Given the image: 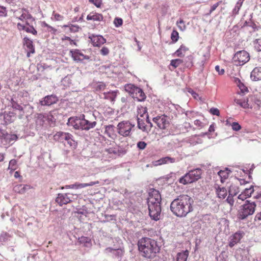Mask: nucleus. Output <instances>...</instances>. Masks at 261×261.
<instances>
[{"mask_svg": "<svg viewBox=\"0 0 261 261\" xmlns=\"http://www.w3.org/2000/svg\"><path fill=\"white\" fill-rule=\"evenodd\" d=\"M209 112L211 114L213 115L219 116L220 114L219 109L216 108H211Z\"/></svg>", "mask_w": 261, "mask_h": 261, "instance_id": "53", "label": "nucleus"}, {"mask_svg": "<svg viewBox=\"0 0 261 261\" xmlns=\"http://www.w3.org/2000/svg\"><path fill=\"white\" fill-rule=\"evenodd\" d=\"M230 171L228 168H225L224 170H221L218 172V174L221 178V181L222 182H224V180L227 179L230 173Z\"/></svg>", "mask_w": 261, "mask_h": 261, "instance_id": "29", "label": "nucleus"}, {"mask_svg": "<svg viewBox=\"0 0 261 261\" xmlns=\"http://www.w3.org/2000/svg\"><path fill=\"white\" fill-rule=\"evenodd\" d=\"M242 238V235L241 233L236 232L230 238V241L229 246L230 247H233L236 244L238 243Z\"/></svg>", "mask_w": 261, "mask_h": 261, "instance_id": "24", "label": "nucleus"}, {"mask_svg": "<svg viewBox=\"0 0 261 261\" xmlns=\"http://www.w3.org/2000/svg\"><path fill=\"white\" fill-rule=\"evenodd\" d=\"M254 192V188L253 186H251L249 188H246L244 191L243 193L248 197H250L251 196V194Z\"/></svg>", "mask_w": 261, "mask_h": 261, "instance_id": "46", "label": "nucleus"}, {"mask_svg": "<svg viewBox=\"0 0 261 261\" xmlns=\"http://www.w3.org/2000/svg\"><path fill=\"white\" fill-rule=\"evenodd\" d=\"M182 63V60L180 59H173L171 61L170 65L174 68H176Z\"/></svg>", "mask_w": 261, "mask_h": 261, "instance_id": "43", "label": "nucleus"}, {"mask_svg": "<svg viewBox=\"0 0 261 261\" xmlns=\"http://www.w3.org/2000/svg\"><path fill=\"white\" fill-rule=\"evenodd\" d=\"M250 77L254 81L261 80V67H256L251 72Z\"/></svg>", "mask_w": 261, "mask_h": 261, "instance_id": "25", "label": "nucleus"}, {"mask_svg": "<svg viewBox=\"0 0 261 261\" xmlns=\"http://www.w3.org/2000/svg\"><path fill=\"white\" fill-rule=\"evenodd\" d=\"M222 3V1H219L217 3L214 4L211 8L210 13H212L213 11L216 10V9L219 6L220 4Z\"/></svg>", "mask_w": 261, "mask_h": 261, "instance_id": "57", "label": "nucleus"}, {"mask_svg": "<svg viewBox=\"0 0 261 261\" xmlns=\"http://www.w3.org/2000/svg\"><path fill=\"white\" fill-rule=\"evenodd\" d=\"M231 124V129L233 130H240L242 128L241 125L237 122L233 121Z\"/></svg>", "mask_w": 261, "mask_h": 261, "instance_id": "49", "label": "nucleus"}, {"mask_svg": "<svg viewBox=\"0 0 261 261\" xmlns=\"http://www.w3.org/2000/svg\"><path fill=\"white\" fill-rule=\"evenodd\" d=\"M96 124L95 121L90 122L85 119V115H81L80 117L73 116L68 118L67 124L72 126L75 129H82L88 130L93 128Z\"/></svg>", "mask_w": 261, "mask_h": 261, "instance_id": "3", "label": "nucleus"}, {"mask_svg": "<svg viewBox=\"0 0 261 261\" xmlns=\"http://www.w3.org/2000/svg\"><path fill=\"white\" fill-rule=\"evenodd\" d=\"M118 129L119 130H132L134 126L129 121H123L118 123Z\"/></svg>", "mask_w": 261, "mask_h": 261, "instance_id": "23", "label": "nucleus"}, {"mask_svg": "<svg viewBox=\"0 0 261 261\" xmlns=\"http://www.w3.org/2000/svg\"><path fill=\"white\" fill-rule=\"evenodd\" d=\"M189 50V48L185 45L182 44L179 48L175 51V55L178 57H184L185 53Z\"/></svg>", "mask_w": 261, "mask_h": 261, "instance_id": "31", "label": "nucleus"}, {"mask_svg": "<svg viewBox=\"0 0 261 261\" xmlns=\"http://www.w3.org/2000/svg\"><path fill=\"white\" fill-rule=\"evenodd\" d=\"M153 121L160 129H166L169 125L167 116L165 115L153 118Z\"/></svg>", "mask_w": 261, "mask_h": 261, "instance_id": "14", "label": "nucleus"}, {"mask_svg": "<svg viewBox=\"0 0 261 261\" xmlns=\"http://www.w3.org/2000/svg\"><path fill=\"white\" fill-rule=\"evenodd\" d=\"M35 109H36V106H33L30 104L24 105L23 106L22 110L20 114L22 115L25 114L26 117H28V116L32 115L35 112ZM36 111H37L36 110Z\"/></svg>", "mask_w": 261, "mask_h": 261, "instance_id": "20", "label": "nucleus"}, {"mask_svg": "<svg viewBox=\"0 0 261 261\" xmlns=\"http://www.w3.org/2000/svg\"><path fill=\"white\" fill-rule=\"evenodd\" d=\"M109 53V49L108 47L103 46L100 50V54L103 56H107Z\"/></svg>", "mask_w": 261, "mask_h": 261, "instance_id": "55", "label": "nucleus"}, {"mask_svg": "<svg viewBox=\"0 0 261 261\" xmlns=\"http://www.w3.org/2000/svg\"><path fill=\"white\" fill-rule=\"evenodd\" d=\"M28 186L27 185H18L15 187V191L19 193L23 194L25 192Z\"/></svg>", "mask_w": 261, "mask_h": 261, "instance_id": "39", "label": "nucleus"}, {"mask_svg": "<svg viewBox=\"0 0 261 261\" xmlns=\"http://www.w3.org/2000/svg\"><path fill=\"white\" fill-rule=\"evenodd\" d=\"M146 144L144 142H139L137 144V146L141 149H143L145 148Z\"/></svg>", "mask_w": 261, "mask_h": 261, "instance_id": "60", "label": "nucleus"}, {"mask_svg": "<svg viewBox=\"0 0 261 261\" xmlns=\"http://www.w3.org/2000/svg\"><path fill=\"white\" fill-rule=\"evenodd\" d=\"M236 83L237 84L238 87L239 88L240 90V92H238L239 94H245V92H248V90L247 87H246L245 85L241 82V80L238 79L236 78L235 80Z\"/></svg>", "mask_w": 261, "mask_h": 261, "instance_id": "28", "label": "nucleus"}, {"mask_svg": "<svg viewBox=\"0 0 261 261\" xmlns=\"http://www.w3.org/2000/svg\"><path fill=\"white\" fill-rule=\"evenodd\" d=\"M253 42L254 44H256L254 47L256 51L257 52L261 51V39H256Z\"/></svg>", "mask_w": 261, "mask_h": 261, "instance_id": "45", "label": "nucleus"}, {"mask_svg": "<svg viewBox=\"0 0 261 261\" xmlns=\"http://www.w3.org/2000/svg\"><path fill=\"white\" fill-rule=\"evenodd\" d=\"M51 18L53 20L61 21L63 20L64 16L58 13H56L55 11H53L52 17Z\"/></svg>", "mask_w": 261, "mask_h": 261, "instance_id": "44", "label": "nucleus"}, {"mask_svg": "<svg viewBox=\"0 0 261 261\" xmlns=\"http://www.w3.org/2000/svg\"><path fill=\"white\" fill-rule=\"evenodd\" d=\"M193 199L187 195L179 196L170 204L171 212L176 216L182 217L193 211Z\"/></svg>", "mask_w": 261, "mask_h": 261, "instance_id": "1", "label": "nucleus"}, {"mask_svg": "<svg viewBox=\"0 0 261 261\" xmlns=\"http://www.w3.org/2000/svg\"><path fill=\"white\" fill-rule=\"evenodd\" d=\"M175 162V159L173 158L166 156L162 158L157 161L152 162V165L154 166H160L168 163H173Z\"/></svg>", "mask_w": 261, "mask_h": 261, "instance_id": "19", "label": "nucleus"}, {"mask_svg": "<svg viewBox=\"0 0 261 261\" xmlns=\"http://www.w3.org/2000/svg\"><path fill=\"white\" fill-rule=\"evenodd\" d=\"M239 192V188L234 185H231L229 187L228 193L231 195H236Z\"/></svg>", "mask_w": 261, "mask_h": 261, "instance_id": "42", "label": "nucleus"}, {"mask_svg": "<svg viewBox=\"0 0 261 261\" xmlns=\"http://www.w3.org/2000/svg\"><path fill=\"white\" fill-rule=\"evenodd\" d=\"M241 7L237 5L236 4L234 8L232 10V15L236 16L239 14V12L240 10Z\"/></svg>", "mask_w": 261, "mask_h": 261, "instance_id": "58", "label": "nucleus"}, {"mask_svg": "<svg viewBox=\"0 0 261 261\" xmlns=\"http://www.w3.org/2000/svg\"><path fill=\"white\" fill-rule=\"evenodd\" d=\"M16 114L13 112H5L0 115V119L3 120L2 124L7 125L13 122L16 118Z\"/></svg>", "mask_w": 261, "mask_h": 261, "instance_id": "13", "label": "nucleus"}, {"mask_svg": "<svg viewBox=\"0 0 261 261\" xmlns=\"http://www.w3.org/2000/svg\"><path fill=\"white\" fill-rule=\"evenodd\" d=\"M63 27H69V31L71 33H76L79 31L80 27L77 25H74L71 24H69L67 25H64Z\"/></svg>", "mask_w": 261, "mask_h": 261, "instance_id": "38", "label": "nucleus"}, {"mask_svg": "<svg viewBox=\"0 0 261 261\" xmlns=\"http://www.w3.org/2000/svg\"><path fill=\"white\" fill-rule=\"evenodd\" d=\"M194 124L195 125H197L199 127V128L198 129L202 128L203 126V123L201 121H200L199 120H198V119L195 120Z\"/></svg>", "mask_w": 261, "mask_h": 261, "instance_id": "64", "label": "nucleus"}, {"mask_svg": "<svg viewBox=\"0 0 261 261\" xmlns=\"http://www.w3.org/2000/svg\"><path fill=\"white\" fill-rule=\"evenodd\" d=\"M22 44L25 50L27 51V57H30L31 54L35 53V45L33 40L28 37H24L22 39Z\"/></svg>", "mask_w": 261, "mask_h": 261, "instance_id": "10", "label": "nucleus"}, {"mask_svg": "<svg viewBox=\"0 0 261 261\" xmlns=\"http://www.w3.org/2000/svg\"><path fill=\"white\" fill-rule=\"evenodd\" d=\"M161 194L158 190L153 189L149 193L147 199L148 204H161Z\"/></svg>", "mask_w": 261, "mask_h": 261, "instance_id": "11", "label": "nucleus"}, {"mask_svg": "<svg viewBox=\"0 0 261 261\" xmlns=\"http://www.w3.org/2000/svg\"><path fill=\"white\" fill-rule=\"evenodd\" d=\"M249 59V54L244 50L237 51L232 58L233 62L237 66L244 65L248 62Z\"/></svg>", "mask_w": 261, "mask_h": 261, "instance_id": "8", "label": "nucleus"}, {"mask_svg": "<svg viewBox=\"0 0 261 261\" xmlns=\"http://www.w3.org/2000/svg\"><path fill=\"white\" fill-rule=\"evenodd\" d=\"M0 16L6 17L7 16V10L5 7L0 6Z\"/></svg>", "mask_w": 261, "mask_h": 261, "instance_id": "50", "label": "nucleus"}, {"mask_svg": "<svg viewBox=\"0 0 261 261\" xmlns=\"http://www.w3.org/2000/svg\"><path fill=\"white\" fill-rule=\"evenodd\" d=\"M178 25L179 29L181 31H184L186 29V26L184 24V21L182 19H180L179 21H177V24H178Z\"/></svg>", "mask_w": 261, "mask_h": 261, "instance_id": "51", "label": "nucleus"}, {"mask_svg": "<svg viewBox=\"0 0 261 261\" xmlns=\"http://www.w3.org/2000/svg\"><path fill=\"white\" fill-rule=\"evenodd\" d=\"M69 193H59L56 199V201L60 205L67 204L72 201L69 197Z\"/></svg>", "mask_w": 261, "mask_h": 261, "instance_id": "17", "label": "nucleus"}, {"mask_svg": "<svg viewBox=\"0 0 261 261\" xmlns=\"http://www.w3.org/2000/svg\"><path fill=\"white\" fill-rule=\"evenodd\" d=\"M249 27H251L254 32L258 30V28L253 21H251L250 22Z\"/></svg>", "mask_w": 261, "mask_h": 261, "instance_id": "62", "label": "nucleus"}, {"mask_svg": "<svg viewBox=\"0 0 261 261\" xmlns=\"http://www.w3.org/2000/svg\"><path fill=\"white\" fill-rule=\"evenodd\" d=\"M134 99H136L138 101H144L146 98V96L143 90L141 88V91L136 92V96L133 97Z\"/></svg>", "mask_w": 261, "mask_h": 261, "instance_id": "32", "label": "nucleus"}, {"mask_svg": "<svg viewBox=\"0 0 261 261\" xmlns=\"http://www.w3.org/2000/svg\"><path fill=\"white\" fill-rule=\"evenodd\" d=\"M99 183L98 180H96L95 181H91L89 183H84V184H80L78 182H76L74 184L66 185L64 187H62V189L64 188L66 189H79L83 188H85L88 186H92L95 185H97Z\"/></svg>", "mask_w": 261, "mask_h": 261, "instance_id": "16", "label": "nucleus"}, {"mask_svg": "<svg viewBox=\"0 0 261 261\" xmlns=\"http://www.w3.org/2000/svg\"><path fill=\"white\" fill-rule=\"evenodd\" d=\"M17 161L15 159L10 161L8 169L10 170V172H13L17 169Z\"/></svg>", "mask_w": 261, "mask_h": 261, "instance_id": "37", "label": "nucleus"}, {"mask_svg": "<svg viewBox=\"0 0 261 261\" xmlns=\"http://www.w3.org/2000/svg\"><path fill=\"white\" fill-rule=\"evenodd\" d=\"M233 119L230 117L228 119H227L225 121V125L228 126H232L231 123L233 122Z\"/></svg>", "mask_w": 261, "mask_h": 261, "instance_id": "63", "label": "nucleus"}, {"mask_svg": "<svg viewBox=\"0 0 261 261\" xmlns=\"http://www.w3.org/2000/svg\"><path fill=\"white\" fill-rule=\"evenodd\" d=\"M124 90L130 96H136V92L141 91V88L134 84H127L124 86Z\"/></svg>", "mask_w": 261, "mask_h": 261, "instance_id": "18", "label": "nucleus"}, {"mask_svg": "<svg viewBox=\"0 0 261 261\" xmlns=\"http://www.w3.org/2000/svg\"><path fill=\"white\" fill-rule=\"evenodd\" d=\"M194 57L190 55L187 56L182 60V63L187 68H191L193 66Z\"/></svg>", "mask_w": 261, "mask_h": 261, "instance_id": "27", "label": "nucleus"}, {"mask_svg": "<svg viewBox=\"0 0 261 261\" xmlns=\"http://www.w3.org/2000/svg\"><path fill=\"white\" fill-rule=\"evenodd\" d=\"M138 127L140 129H143V130H146V125H145V122L142 120L138 119Z\"/></svg>", "mask_w": 261, "mask_h": 261, "instance_id": "48", "label": "nucleus"}, {"mask_svg": "<svg viewBox=\"0 0 261 261\" xmlns=\"http://www.w3.org/2000/svg\"><path fill=\"white\" fill-rule=\"evenodd\" d=\"M70 55H71L72 58L73 59L74 61H81H81H83L84 60L82 58H81L78 55H75L74 54H70Z\"/></svg>", "mask_w": 261, "mask_h": 261, "instance_id": "59", "label": "nucleus"}, {"mask_svg": "<svg viewBox=\"0 0 261 261\" xmlns=\"http://www.w3.org/2000/svg\"><path fill=\"white\" fill-rule=\"evenodd\" d=\"M46 123L47 126H49L51 127H54L56 125V119L53 115L51 114H47V117H46Z\"/></svg>", "mask_w": 261, "mask_h": 261, "instance_id": "33", "label": "nucleus"}, {"mask_svg": "<svg viewBox=\"0 0 261 261\" xmlns=\"http://www.w3.org/2000/svg\"><path fill=\"white\" fill-rule=\"evenodd\" d=\"M89 1L98 8L100 7L102 4L101 0H89Z\"/></svg>", "mask_w": 261, "mask_h": 261, "instance_id": "54", "label": "nucleus"}, {"mask_svg": "<svg viewBox=\"0 0 261 261\" xmlns=\"http://www.w3.org/2000/svg\"><path fill=\"white\" fill-rule=\"evenodd\" d=\"M17 29L19 31H25L27 33H31L33 35H36L37 31L34 28L33 25L29 27H27L25 25L20 23H18L17 24Z\"/></svg>", "mask_w": 261, "mask_h": 261, "instance_id": "21", "label": "nucleus"}, {"mask_svg": "<svg viewBox=\"0 0 261 261\" xmlns=\"http://www.w3.org/2000/svg\"><path fill=\"white\" fill-rule=\"evenodd\" d=\"M256 205L254 202L247 201L246 203L242 205L238 213V218L240 220H244L249 216L254 214Z\"/></svg>", "mask_w": 261, "mask_h": 261, "instance_id": "4", "label": "nucleus"}, {"mask_svg": "<svg viewBox=\"0 0 261 261\" xmlns=\"http://www.w3.org/2000/svg\"><path fill=\"white\" fill-rule=\"evenodd\" d=\"M11 103L12 107L14 109L20 111V113H21L23 106H21V105H19L13 98H12V99H11Z\"/></svg>", "mask_w": 261, "mask_h": 261, "instance_id": "41", "label": "nucleus"}, {"mask_svg": "<svg viewBox=\"0 0 261 261\" xmlns=\"http://www.w3.org/2000/svg\"><path fill=\"white\" fill-rule=\"evenodd\" d=\"M87 19L88 20L101 21L103 20V17L101 14L92 12L87 15Z\"/></svg>", "mask_w": 261, "mask_h": 261, "instance_id": "26", "label": "nucleus"}, {"mask_svg": "<svg viewBox=\"0 0 261 261\" xmlns=\"http://www.w3.org/2000/svg\"><path fill=\"white\" fill-rule=\"evenodd\" d=\"M58 101L59 98L55 94L46 95L40 99L39 102L35 103L36 110L38 112H42L44 110V107H49L57 103Z\"/></svg>", "mask_w": 261, "mask_h": 261, "instance_id": "5", "label": "nucleus"}, {"mask_svg": "<svg viewBox=\"0 0 261 261\" xmlns=\"http://www.w3.org/2000/svg\"><path fill=\"white\" fill-rule=\"evenodd\" d=\"M215 70L219 73V74L220 75H223L225 72L224 69H220V66L219 65L215 66Z\"/></svg>", "mask_w": 261, "mask_h": 261, "instance_id": "61", "label": "nucleus"}, {"mask_svg": "<svg viewBox=\"0 0 261 261\" xmlns=\"http://www.w3.org/2000/svg\"><path fill=\"white\" fill-rule=\"evenodd\" d=\"M105 87H106L105 84H104L102 82H99L97 84V85L95 87V90L97 91H99L104 90Z\"/></svg>", "mask_w": 261, "mask_h": 261, "instance_id": "52", "label": "nucleus"}, {"mask_svg": "<svg viewBox=\"0 0 261 261\" xmlns=\"http://www.w3.org/2000/svg\"><path fill=\"white\" fill-rule=\"evenodd\" d=\"M234 101L237 105H240L242 108H248L249 107L248 99H247L246 100H244L243 101L239 99H234Z\"/></svg>", "mask_w": 261, "mask_h": 261, "instance_id": "36", "label": "nucleus"}, {"mask_svg": "<svg viewBox=\"0 0 261 261\" xmlns=\"http://www.w3.org/2000/svg\"><path fill=\"white\" fill-rule=\"evenodd\" d=\"M55 139L58 140L59 141L64 142L65 145H69L70 147H75V142L72 138V136L68 133L63 132H57L54 135Z\"/></svg>", "mask_w": 261, "mask_h": 261, "instance_id": "7", "label": "nucleus"}, {"mask_svg": "<svg viewBox=\"0 0 261 261\" xmlns=\"http://www.w3.org/2000/svg\"><path fill=\"white\" fill-rule=\"evenodd\" d=\"M178 38L179 34L178 32L175 30H173L171 34V39L172 40V43H176L178 41Z\"/></svg>", "mask_w": 261, "mask_h": 261, "instance_id": "40", "label": "nucleus"}, {"mask_svg": "<svg viewBox=\"0 0 261 261\" xmlns=\"http://www.w3.org/2000/svg\"><path fill=\"white\" fill-rule=\"evenodd\" d=\"M123 20L121 18L116 17L114 20V24L116 27H119L122 25Z\"/></svg>", "mask_w": 261, "mask_h": 261, "instance_id": "47", "label": "nucleus"}, {"mask_svg": "<svg viewBox=\"0 0 261 261\" xmlns=\"http://www.w3.org/2000/svg\"><path fill=\"white\" fill-rule=\"evenodd\" d=\"M189 251L187 250L179 252L177 254L176 261H187Z\"/></svg>", "mask_w": 261, "mask_h": 261, "instance_id": "30", "label": "nucleus"}, {"mask_svg": "<svg viewBox=\"0 0 261 261\" xmlns=\"http://www.w3.org/2000/svg\"><path fill=\"white\" fill-rule=\"evenodd\" d=\"M70 54H74L75 55H78L80 57H82L83 60H89L90 59L89 56L84 55L80 50L78 49H72L70 50Z\"/></svg>", "mask_w": 261, "mask_h": 261, "instance_id": "35", "label": "nucleus"}, {"mask_svg": "<svg viewBox=\"0 0 261 261\" xmlns=\"http://www.w3.org/2000/svg\"><path fill=\"white\" fill-rule=\"evenodd\" d=\"M20 20H32V21H35V18L32 16V15L29 13V12H27L26 13H22V14L18 18Z\"/></svg>", "mask_w": 261, "mask_h": 261, "instance_id": "34", "label": "nucleus"}, {"mask_svg": "<svg viewBox=\"0 0 261 261\" xmlns=\"http://www.w3.org/2000/svg\"><path fill=\"white\" fill-rule=\"evenodd\" d=\"M137 245L141 256L148 259L154 258L160 250L156 241L147 237L139 240Z\"/></svg>", "mask_w": 261, "mask_h": 261, "instance_id": "2", "label": "nucleus"}, {"mask_svg": "<svg viewBox=\"0 0 261 261\" xmlns=\"http://www.w3.org/2000/svg\"><path fill=\"white\" fill-rule=\"evenodd\" d=\"M215 189L216 194L219 198L223 199L227 195V190L225 188L216 185Z\"/></svg>", "mask_w": 261, "mask_h": 261, "instance_id": "22", "label": "nucleus"}, {"mask_svg": "<svg viewBox=\"0 0 261 261\" xmlns=\"http://www.w3.org/2000/svg\"><path fill=\"white\" fill-rule=\"evenodd\" d=\"M202 174V171L200 169H196L190 171L188 173L181 177L179 181L180 184L186 185L190 184L198 180Z\"/></svg>", "mask_w": 261, "mask_h": 261, "instance_id": "6", "label": "nucleus"}, {"mask_svg": "<svg viewBox=\"0 0 261 261\" xmlns=\"http://www.w3.org/2000/svg\"><path fill=\"white\" fill-rule=\"evenodd\" d=\"M94 46H100L106 42V39L101 35L92 34L89 36Z\"/></svg>", "mask_w": 261, "mask_h": 261, "instance_id": "15", "label": "nucleus"}, {"mask_svg": "<svg viewBox=\"0 0 261 261\" xmlns=\"http://www.w3.org/2000/svg\"><path fill=\"white\" fill-rule=\"evenodd\" d=\"M46 117H47V114L42 113H37L35 115L37 129L47 128Z\"/></svg>", "mask_w": 261, "mask_h": 261, "instance_id": "12", "label": "nucleus"}, {"mask_svg": "<svg viewBox=\"0 0 261 261\" xmlns=\"http://www.w3.org/2000/svg\"><path fill=\"white\" fill-rule=\"evenodd\" d=\"M148 207L151 218L155 221L159 220L161 213V204H148Z\"/></svg>", "mask_w": 261, "mask_h": 261, "instance_id": "9", "label": "nucleus"}, {"mask_svg": "<svg viewBox=\"0 0 261 261\" xmlns=\"http://www.w3.org/2000/svg\"><path fill=\"white\" fill-rule=\"evenodd\" d=\"M234 195H228V196L227 197V199H226V201L232 206L233 205V204H234V200H233V196Z\"/></svg>", "mask_w": 261, "mask_h": 261, "instance_id": "56", "label": "nucleus"}]
</instances>
